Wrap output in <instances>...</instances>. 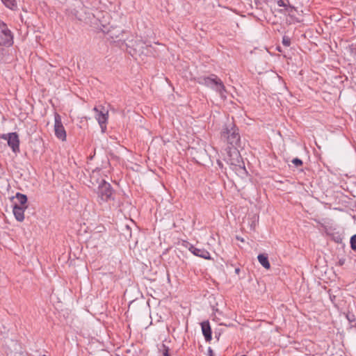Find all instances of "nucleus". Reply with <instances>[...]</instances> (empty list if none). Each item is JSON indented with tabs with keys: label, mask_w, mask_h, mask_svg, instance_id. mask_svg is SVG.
<instances>
[{
	"label": "nucleus",
	"mask_w": 356,
	"mask_h": 356,
	"mask_svg": "<svg viewBox=\"0 0 356 356\" xmlns=\"http://www.w3.org/2000/svg\"><path fill=\"white\" fill-rule=\"evenodd\" d=\"M225 161L230 165L231 169L242 168L243 162L238 150L235 147H228L224 156Z\"/></svg>",
	"instance_id": "f257e3e1"
},
{
	"label": "nucleus",
	"mask_w": 356,
	"mask_h": 356,
	"mask_svg": "<svg viewBox=\"0 0 356 356\" xmlns=\"http://www.w3.org/2000/svg\"><path fill=\"white\" fill-rule=\"evenodd\" d=\"M221 137L226 140L232 147L236 145L240 140V136L238 132V129L235 125L232 123L225 125L221 132Z\"/></svg>",
	"instance_id": "f03ea898"
},
{
	"label": "nucleus",
	"mask_w": 356,
	"mask_h": 356,
	"mask_svg": "<svg viewBox=\"0 0 356 356\" xmlns=\"http://www.w3.org/2000/svg\"><path fill=\"white\" fill-rule=\"evenodd\" d=\"M97 193L99 204L113 200V191L108 182H102L97 186Z\"/></svg>",
	"instance_id": "7ed1b4c3"
},
{
	"label": "nucleus",
	"mask_w": 356,
	"mask_h": 356,
	"mask_svg": "<svg viewBox=\"0 0 356 356\" xmlns=\"http://www.w3.org/2000/svg\"><path fill=\"white\" fill-rule=\"evenodd\" d=\"M54 132L56 136L65 141L66 140V131L61 122V117L58 113L54 115Z\"/></svg>",
	"instance_id": "20e7f679"
},
{
	"label": "nucleus",
	"mask_w": 356,
	"mask_h": 356,
	"mask_svg": "<svg viewBox=\"0 0 356 356\" xmlns=\"http://www.w3.org/2000/svg\"><path fill=\"white\" fill-rule=\"evenodd\" d=\"M13 42V36L6 24L0 21V44L10 45Z\"/></svg>",
	"instance_id": "39448f33"
},
{
	"label": "nucleus",
	"mask_w": 356,
	"mask_h": 356,
	"mask_svg": "<svg viewBox=\"0 0 356 356\" xmlns=\"http://www.w3.org/2000/svg\"><path fill=\"white\" fill-rule=\"evenodd\" d=\"M2 138L7 140L8 145L11 147L14 152L19 151V140L18 135L16 133L13 132L4 134L3 135Z\"/></svg>",
	"instance_id": "423d86ee"
},
{
	"label": "nucleus",
	"mask_w": 356,
	"mask_h": 356,
	"mask_svg": "<svg viewBox=\"0 0 356 356\" xmlns=\"http://www.w3.org/2000/svg\"><path fill=\"white\" fill-rule=\"evenodd\" d=\"M93 111L96 113L95 119L97 120L101 127L102 131L104 133L106 129V122L108 118V113L107 111H99L97 107H95Z\"/></svg>",
	"instance_id": "0eeeda50"
},
{
	"label": "nucleus",
	"mask_w": 356,
	"mask_h": 356,
	"mask_svg": "<svg viewBox=\"0 0 356 356\" xmlns=\"http://www.w3.org/2000/svg\"><path fill=\"white\" fill-rule=\"evenodd\" d=\"M186 247H188V250L194 255L203 258L207 260H211L212 258L210 255V253L205 249L203 248H197L191 244H188Z\"/></svg>",
	"instance_id": "6e6552de"
},
{
	"label": "nucleus",
	"mask_w": 356,
	"mask_h": 356,
	"mask_svg": "<svg viewBox=\"0 0 356 356\" xmlns=\"http://www.w3.org/2000/svg\"><path fill=\"white\" fill-rule=\"evenodd\" d=\"M218 81H220V79L217 76L211 75V76L200 78L198 83L215 90L217 86L216 82Z\"/></svg>",
	"instance_id": "1a4fd4ad"
},
{
	"label": "nucleus",
	"mask_w": 356,
	"mask_h": 356,
	"mask_svg": "<svg viewBox=\"0 0 356 356\" xmlns=\"http://www.w3.org/2000/svg\"><path fill=\"white\" fill-rule=\"evenodd\" d=\"M218 81H220V79L217 76L211 75V76L200 78L198 83L215 90L217 86L216 82Z\"/></svg>",
	"instance_id": "9d476101"
},
{
	"label": "nucleus",
	"mask_w": 356,
	"mask_h": 356,
	"mask_svg": "<svg viewBox=\"0 0 356 356\" xmlns=\"http://www.w3.org/2000/svg\"><path fill=\"white\" fill-rule=\"evenodd\" d=\"M90 182L92 186H99L102 182H106L101 176L100 170L98 169L92 170L90 175Z\"/></svg>",
	"instance_id": "9b49d317"
},
{
	"label": "nucleus",
	"mask_w": 356,
	"mask_h": 356,
	"mask_svg": "<svg viewBox=\"0 0 356 356\" xmlns=\"http://www.w3.org/2000/svg\"><path fill=\"white\" fill-rule=\"evenodd\" d=\"M27 208V206L20 207L15 204L13 207V214L16 220L19 222H22L24 219V211Z\"/></svg>",
	"instance_id": "f8f14e48"
},
{
	"label": "nucleus",
	"mask_w": 356,
	"mask_h": 356,
	"mask_svg": "<svg viewBox=\"0 0 356 356\" xmlns=\"http://www.w3.org/2000/svg\"><path fill=\"white\" fill-rule=\"evenodd\" d=\"M202 334L207 341L211 340V330L209 322L208 321H204L201 323Z\"/></svg>",
	"instance_id": "ddd939ff"
},
{
	"label": "nucleus",
	"mask_w": 356,
	"mask_h": 356,
	"mask_svg": "<svg viewBox=\"0 0 356 356\" xmlns=\"http://www.w3.org/2000/svg\"><path fill=\"white\" fill-rule=\"evenodd\" d=\"M258 261L260 264L265 268L266 269H269L270 268V264L269 263L268 257L264 254H260L257 257Z\"/></svg>",
	"instance_id": "4468645a"
},
{
	"label": "nucleus",
	"mask_w": 356,
	"mask_h": 356,
	"mask_svg": "<svg viewBox=\"0 0 356 356\" xmlns=\"http://www.w3.org/2000/svg\"><path fill=\"white\" fill-rule=\"evenodd\" d=\"M216 83L217 86L215 90L220 95L222 98H226V95L225 94L226 90L222 81L220 80V81L216 82Z\"/></svg>",
	"instance_id": "2eb2a0df"
},
{
	"label": "nucleus",
	"mask_w": 356,
	"mask_h": 356,
	"mask_svg": "<svg viewBox=\"0 0 356 356\" xmlns=\"http://www.w3.org/2000/svg\"><path fill=\"white\" fill-rule=\"evenodd\" d=\"M16 198L18 201V202L21 204L20 207H24L26 206V203L27 202V197L26 195H24V194H22V193H17L16 194Z\"/></svg>",
	"instance_id": "dca6fc26"
},
{
	"label": "nucleus",
	"mask_w": 356,
	"mask_h": 356,
	"mask_svg": "<svg viewBox=\"0 0 356 356\" xmlns=\"http://www.w3.org/2000/svg\"><path fill=\"white\" fill-rule=\"evenodd\" d=\"M4 5L11 9L13 10L16 8V3L14 0H2Z\"/></svg>",
	"instance_id": "f3484780"
},
{
	"label": "nucleus",
	"mask_w": 356,
	"mask_h": 356,
	"mask_svg": "<svg viewBox=\"0 0 356 356\" xmlns=\"http://www.w3.org/2000/svg\"><path fill=\"white\" fill-rule=\"evenodd\" d=\"M282 44L285 47H289L290 44H291V40H290V38L288 36L284 35L282 38Z\"/></svg>",
	"instance_id": "a211bd4d"
},
{
	"label": "nucleus",
	"mask_w": 356,
	"mask_h": 356,
	"mask_svg": "<svg viewBox=\"0 0 356 356\" xmlns=\"http://www.w3.org/2000/svg\"><path fill=\"white\" fill-rule=\"evenodd\" d=\"M350 247L353 250H356V234L350 238Z\"/></svg>",
	"instance_id": "6ab92c4d"
},
{
	"label": "nucleus",
	"mask_w": 356,
	"mask_h": 356,
	"mask_svg": "<svg viewBox=\"0 0 356 356\" xmlns=\"http://www.w3.org/2000/svg\"><path fill=\"white\" fill-rule=\"evenodd\" d=\"M292 163L296 165V166H300L302 164V161L298 159V158H296V159H293L292 160Z\"/></svg>",
	"instance_id": "aec40b11"
},
{
	"label": "nucleus",
	"mask_w": 356,
	"mask_h": 356,
	"mask_svg": "<svg viewBox=\"0 0 356 356\" xmlns=\"http://www.w3.org/2000/svg\"><path fill=\"white\" fill-rule=\"evenodd\" d=\"M277 5H278L280 7H286V6H287V3H285V1H283V0H279V1H277Z\"/></svg>",
	"instance_id": "412c9836"
},
{
	"label": "nucleus",
	"mask_w": 356,
	"mask_h": 356,
	"mask_svg": "<svg viewBox=\"0 0 356 356\" xmlns=\"http://www.w3.org/2000/svg\"><path fill=\"white\" fill-rule=\"evenodd\" d=\"M163 356H170V355L168 354V348L165 346H163Z\"/></svg>",
	"instance_id": "4be33fe9"
},
{
	"label": "nucleus",
	"mask_w": 356,
	"mask_h": 356,
	"mask_svg": "<svg viewBox=\"0 0 356 356\" xmlns=\"http://www.w3.org/2000/svg\"><path fill=\"white\" fill-rule=\"evenodd\" d=\"M217 164H218V165L221 169H222V168H223V165H222V161H221L220 160H218V161H217Z\"/></svg>",
	"instance_id": "5701e85b"
},
{
	"label": "nucleus",
	"mask_w": 356,
	"mask_h": 356,
	"mask_svg": "<svg viewBox=\"0 0 356 356\" xmlns=\"http://www.w3.org/2000/svg\"><path fill=\"white\" fill-rule=\"evenodd\" d=\"M208 353H209V356H213V353L211 348H209Z\"/></svg>",
	"instance_id": "b1692460"
}]
</instances>
